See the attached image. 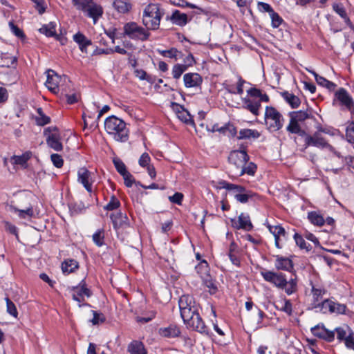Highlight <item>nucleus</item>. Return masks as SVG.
<instances>
[{
    "label": "nucleus",
    "instance_id": "obj_9",
    "mask_svg": "<svg viewBox=\"0 0 354 354\" xmlns=\"http://www.w3.org/2000/svg\"><path fill=\"white\" fill-rule=\"evenodd\" d=\"M312 109H307L306 111H290L288 113L290 117V123L288 126L296 127L300 125V122H304L307 119H311L317 122V119L311 113Z\"/></svg>",
    "mask_w": 354,
    "mask_h": 354
},
{
    "label": "nucleus",
    "instance_id": "obj_23",
    "mask_svg": "<svg viewBox=\"0 0 354 354\" xmlns=\"http://www.w3.org/2000/svg\"><path fill=\"white\" fill-rule=\"evenodd\" d=\"M284 100L290 105V106L295 109H297L301 104V100L299 97L293 93H290L288 91H283L280 93Z\"/></svg>",
    "mask_w": 354,
    "mask_h": 354
},
{
    "label": "nucleus",
    "instance_id": "obj_46",
    "mask_svg": "<svg viewBox=\"0 0 354 354\" xmlns=\"http://www.w3.org/2000/svg\"><path fill=\"white\" fill-rule=\"evenodd\" d=\"M113 165L116 171L122 176L129 171L127 169L125 164L119 158H114L113 160Z\"/></svg>",
    "mask_w": 354,
    "mask_h": 354
},
{
    "label": "nucleus",
    "instance_id": "obj_48",
    "mask_svg": "<svg viewBox=\"0 0 354 354\" xmlns=\"http://www.w3.org/2000/svg\"><path fill=\"white\" fill-rule=\"evenodd\" d=\"M93 318L91 320L93 325H98L100 324H103L106 321V317L104 315L99 311L92 310Z\"/></svg>",
    "mask_w": 354,
    "mask_h": 354
},
{
    "label": "nucleus",
    "instance_id": "obj_24",
    "mask_svg": "<svg viewBox=\"0 0 354 354\" xmlns=\"http://www.w3.org/2000/svg\"><path fill=\"white\" fill-rule=\"evenodd\" d=\"M127 351L130 354H147L144 344L138 340L132 341L128 345Z\"/></svg>",
    "mask_w": 354,
    "mask_h": 354
},
{
    "label": "nucleus",
    "instance_id": "obj_15",
    "mask_svg": "<svg viewBox=\"0 0 354 354\" xmlns=\"http://www.w3.org/2000/svg\"><path fill=\"white\" fill-rule=\"evenodd\" d=\"M183 82L186 88H201L203 79L198 73H187L183 75Z\"/></svg>",
    "mask_w": 354,
    "mask_h": 354
},
{
    "label": "nucleus",
    "instance_id": "obj_2",
    "mask_svg": "<svg viewBox=\"0 0 354 354\" xmlns=\"http://www.w3.org/2000/svg\"><path fill=\"white\" fill-rule=\"evenodd\" d=\"M164 14V10L160 9L159 3L147 5L143 11L142 16V24L146 27V30L148 31L158 30Z\"/></svg>",
    "mask_w": 354,
    "mask_h": 354
},
{
    "label": "nucleus",
    "instance_id": "obj_30",
    "mask_svg": "<svg viewBox=\"0 0 354 354\" xmlns=\"http://www.w3.org/2000/svg\"><path fill=\"white\" fill-rule=\"evenodd\" d=\"M261 133L256 129H243L239 131L238 140L250 139L251 138L257 139L259 138Z\"/></svg>",
    "mask_w": 354,
    "mask_h": 354
},
{
    "label": "nucleus",
    "instance_id": "obj_16",
    "mask_svg": "<svg viewBox=\"0 0 354 354\" xmlns=\"http://www.w3.org/2000/svg\"><path fill=\"white\" fill-rule=\"evenodd\" d=\"M167 21H171L173 24L179 26H185L188 22L192 20V18L188 19V16L185 13H182L178 10H174L171 15H167L165 18Z\"/></svg>",
    "mask_w": 354,
    "mask_h": 354
},
{
    "label": "nucleus",
    "instance_id": "obj_5",
    "mask_svg": "<svg viewBox=\"0 0 354 354\" xmlns=\"http://www.w3.org/2000/svg\"><path fill=\"white\" fill-rule=\"evenodd\" d=\"M44 136L46 137L47 145L56 151L63 150V145L61 142L62 136L59 129L57 126H50L44 129Z\"/></svg>",
    "mask_w": 354,
    "mask_h": 354
},
{
    "label": "nucleus",
    "instance_id": "obj_45",
    "mask_svg": "<svg viewBox=\"0 0 354 354\" xmlns=\"http://www.w3.org/2000/svg\"><path fill=\"white\" fill-rule=\"evenodd\" d=\"M195 270L201 277L205 273L209 272L210 268L207 261L205 259H202L201 262L195 266Z\"/></svg>",
    "mask_w": 354,
    "mask_h": 354
},
{
    "label": "nucleus",
    "instance_id": "obj_10",
    "mask_svg": "<svg viewBox=\"0 0 354 354\" xmlns=\"http://www.w3.org/2000/svg\"><path fill=\"white\" fill-rule=\"evenodd\" d=\"M335 100H338L342 106H344L351 113L354 110V100L344 88H339L335 93L333 104Z\"/></svg>",
    "mask_w": 354,
    "mask_h": 354
},
{
    "label": "nucleus",
    "instance_id": "obj_50",
    "mask_svg": "<svg viewBox=\"0 0 354 354\" xmlns=\"http://www.w3.org/2000/svg\"><path fill=\"white\" fill-rule=\"evenodd\" d=\"M93 0H72V3L77 10L85 12L86 7L93 3Z\"/></svg>",
    "mask_w": 354,
    "mask_h": 354
},
{
    "label": "nucleus",
    "instance_id": "obj_8",
    "mask_svg": "<svg viewBox=\"0 0 354 354\" xmlns=\"http://www.w3.org/2000/svg\"><path fill=\"white\" fill-rule=\"evenodd\" d=\"M259 100H252L249 97L242 98L243 109L249 111L253 115L258 116L259 115V109L261 107V102H269L270 97L266 93H262L259 97Z\"/></svg>",
    "mask_w": 354,
    "mask_h": 354
},
{
    "label": "nucleus",
    "instance_id": "obj_64",
    "mask_svg": "<svg viewBox=\"0 0 354 354\" xmlns=\"http://www.w3.org/2000/svg\"><path fill=\"white\" fill-rule=\"evenodd\" d=\"M344 344L348 349L354 351V332L351 328H349L348 338L344 342Z\"/></svg>",
    "mask_w": 354,
    "mask_h": 354
},
{
    "label": "nucleus",
    "instance_id": "obj_58",
    "mask_svg": "<svg viewBox=\"0 0 354 354\" xmlns=\"http://www.w3.org/2000/svg\"><path fill=\"white\" fill-rule=\"evenodd\" d=\"M247 148H248L247 145L241 143L239 145V149H235L236 151H238V152L241 153V158H242V161H243L245 162H248V161L250 160V156L248 154Z\"/></svg>",
    "mask_w": 354,
    "mask_h": 354
},
{
    "label": "nucleus",
    "instance_id": "obj_34",
    "mask_svg": "<svg viewBox=\"0 0 354 354\" xmlns=\"http://www.w3.org/2000/svg\"><path fill=\"white\" fill-rule=\"evenodd\" d=\"M315 128H316L315 133H318V137L319 138H324L321 135L322 133L330 135L331 136H334L335 135V131H338L339 132L338 129H336L333 128V127H330V126L323 127L322 125V124L318 122L317 121L316 122Z\"/></svg>",
    "mask_w": 354,
    "mask_h": 354
},
{
    "label": "nucleus",
    "instance_id": "obj_11",
    "mask_svg": "<svg viewBox=\"0 0 354 354\" xmlns=\"http://www.w3.org/2000/svg\"><path fill=\"white\" fill-rule=\"evenodd\" d=\"M110 218L113 223V229L118 230L120 228H127L131 226L129 219L126 213L119 211L116 213H111Z\"/></svg>",
    "mask_w": 354,
    "mask_h": 354
},
{
    "label": "nucleus",
    "instance_id": "obj_51",
    "mask_svg": "<svg viewBox=\"0 0 354 354\" xmlns=\"http://www.w3.org/2000/svg\"><path fill=\"white\" fill-rule=\"evenodd\" d=\"M318 148L321 149H327L330 152H332L335 156H336L337 158H343V156L341 155V153L339 151H336L335 147L333 146H332L330 144H329L328 142V141L325 139V138H324V141H322L321 142V144Z\"/></svg>",
    "mask_w": 354,
    "mask_h": 354
},
{
    "label": "nucleus",
    "instance_id": "obj_37",
    "mask_svg": "<svg viewBox=\"0 0 354 354\" xmlns=\"http://www.w3.org/2000/svg\"><path fill=\"white\" fill-rule=\"evenodd\" d=\"M308 218L309 219L310 223L315 225L322 226L325 223V220L324 217L321 214L317 213L315 211L308 212Z\"/></svg>",
    "mask_w": 354,
    "mask_h": 354
},
{
    "label": "nucleus",
    "instance_id": "obj_12",
    "mask_svg": "<svg viewBox=\"0 0 354 354\" xmlns=\"http://www.w3.org/2000/svg\"><path fill=\"white\" fill-rule=\"evenodd\" d=\"M273 257L275 258L274 266L277 271L284 270L295 274L294 263L292 259L280 255H274Z\"/></svg>",
    "mask_w": 354,
    "mask_h": 354
},
{
    "label": "nucleus",
    "instance_id": "obj_39",
    "mask_svg": "<svg viewBox=\"0 0 354 354\" xmlns=\"http://www.w3.org/2000/svg\"><path fill=\"white\" fill-rule=\"evenodd\" d=\"M323 333H317V337L324 339L328 342H332L335 339V331L329 330L326 328L322 329Z\"/></svg>",
    "mask_w": 354,
    "mask_h": 354
},
{
    "label": "nucleus",
    "instance_id": "obj_61",
    "mask_svg": "<svg viewBox=\"0 0 354 354\" xmlns=\"http://www.w3.org/2000/svg\"><path fill=\"white\" fill-rule=\"evenodd\" d=\"M184 195L181 192H176L174 195L169 196V200L171 203L178 205H182Z\"/></svg>",
    "mask_w": 354,
    "mask_h": 354
},
{
    "label": "nucleus",
    "instance_id": "obj_53",
    "mask_svg": "<svg viewBox=\"0 0 354 354\" xmlns=\"http://www.w3.org/2000/svg\"><path fill=\"white\" fill-rule=\"evenodd\" d=\"M158 52L164 57H168L169 58L177 59V54L180 53L182 55L181 52H179L176 48H171L169 50H158Z\"/></svg>",
    "mask_w": 354,
    "mask_h": 354
},
{
    "label": "nucleus",
    "instance_id": "obj_33",
    "mask_svg": "<svg viewBox=\"0 0 354 354\" xmlns=\"http://www.w3.org/2000/svg\"><path fill=\"white\" fill-rule=\"evenodd\" d=\"M257 197H259V194L251 190H248L244 193L234 194L235 199L241 203H246L250 199Z\"/></svg>",
    "mask_w": 354,
    "mask_h": 354
},
{
    "label": "nucleus",
    "instance_id": "obj_21",
    "mask_svg": "<svg viewBox=\"0 0 354 354\" xmlns=\"http://www.w3.org/2000/svg\"><path fill=\"white\" fill-rule=\"evenodd\" d=\"M47 80L46 82V86H47L48 89L51 91L52 93L55 94H57L59 91L60 88L59 86L57 84L56 82H55L53 79V75L57 76V73L52 69H48L47 71Z\"/></svg>",
    "mask_w": 354,
    "mask_h": 354
},
{
    "label": "nucleus",
    "instance_id": "obj_17",
    "mask_svg": "<svg viewBox=\"0 0 354 354\" xmlns=\"http://www.w3.org/2000/svg\"><path fill=\"white\" fill-rule=\"evenodd\" d=\"M85 12H86V16L93 19V24H95L97 20L102 16L104 10L102 6L93 1V3L86 7Z\"/></svg>",
    "mask_w": 354,
    "mask_h": 354
},
{
    "label": "nucleus",
    "instance_id": "obj_54",
    "mask_svg": "<svg viewBox=\"0 0 354 354\" xmlns=\"http://www.w3.org/2000/svg\"><path fill=\"white\" fill-rule=\"evenodd\" d=\"M169 1L172 5L180 8H189L192 9L197 8L196 4L189 3L186 0H169Z\"/></svg>",
    "mask_w": 354,
    "mask_h": 354
},
{
    "label": "nucleus",
    "instance_id": "obj_52",
    "mask_svg": "<svg viewBox=\"0 0 354 354\" xmlns=\"http://www.w3.org/2000/svg\"><path fill=\"white\" fill-rule=\"evenodd\" d=\"M295 275H296V274ZM288 284H289V287H286L283 289L288 295H290L295 292L297 290V276H295V278L294 279H290V281H288Z\"/></svg>",
    "mask_w": 354,
    "mask_h": 354
},
{
    "label": "nucleus",
    "instance_id": "obj_25",
    "mask_svg": "<svg viewBox=\"0 0 354 354\" xmlns=\"http://www.w3.org/2000/svg\"><path fill=\"white\" fill-rule=\"evenodd\" d=\"M61 268L64 274H68L79 268V263L73 259H67L62 263Z\"/></svg>",
    "mask_w": 354,
    "mask_h": 354
},
{
    "label": "nucleus",
    "instance_id": "obj_19",
    "mask_svg": "<svg viewBox=\"0 0 354 354\" xmlns=\"http://www.w3.org/2000/svg\"><path fill=\"white\" fill-rule=\"evenodd\" d=\"M158 334L165 338H176L180 335L181 331L176 324H170L167 327L160 328Z\"/></svg>",
    "mask_w": 354,
    "mask_h": 354
},
{
    "label": "nucleus",
    "instance_id": "obj_32",
    "mask_svg": "<svg viewBox=\"0 0 354 354\" xmlns=\"http://www.w3.org/2000/svg\"><path fill=\"white\" fill-rule=\"evenodd\" d=\"M39 32L45 35L47 37H53L56 35V23L50 21L48 24H44L39 29Z\"/></svg>",
    "mask_w": 354,
    "mask_h": 354
},
{
    "label": "nucleus",
    "instance_id": "obj_41",
    "mask_svg": "<svg viewBox=\"0 0 354 354\" xmlns=\"http://www.w3.org/2000/svg\"><path fill=\"white\" fill-rule=\"evenodd\" d=\"M194 302V298L189 295H183L178 301L180 311L183 309L188 308L189 306H192V304Z\"/></svg>",
    "mask_w": 354,
    "mask_h": 354
},
{
    "label": "nucleus",
    "instance_id": "obj_29",
    "mask_svg": "<svg viewBox=\"0 0 354 354\" xmlns=\"http://www.w3.org/2000/svg\"><path fill=\"white\" fill-rule=\"evenodd\" d=\"M0 58L3 62L1 65V67L10 68L17 65V57L11 56L8 53L0 52Z\"/></svg>",
    "mask_w": 354,
    "mask_h": 354
},
{
    "label": "nucleus",
    "instance_id": "obj_13",
    "mask_svg": "<svg viewBox=\"0 0 354 354\" xmlns=\"http://www.w3.org/2000/svg\"><path fill=\"white\" fill-rule=\"evenodd\" d=\"M232 227L234 229H242L245 231H251L254 226L250 221V216L248 214L245 215L241 213L238 218V221L235 218L230 219Z\"/></svg>",
    "mask_w": 354,
    "mask_h": 354
},
{
    "label": "nucleus",
    "instance_id": "obj_44",
    "mask_svg": "<svg viewBox=\"0 0 354 354\" xmlns=\"http://www.w3.org/2000/svg\"><path fill=\"white\" fill-rule=\"evenodd\" d=\"M196 10H200V12H193V15H205L206 16L209 17H218L219 15V12L215 10L212 9L211 8H203L197 6Z\"/></svg>",
    "mask_w": 354,
    "mask_h": 354
},
{
    "label": "nucleus",
    "instance_id": "obj_62",
    "mask_svg": "<svg viewBox=\"0 0 354 354\" xmlns=\"http://www.w3.org/2000/svg\"><path fill=\"white\" fill-rule=\"evenodd\" d=\"M337 333V339L339 342H344L348 338V335L346 330L342 327H337L334 330Z\"/></svg>",
    "mask_w": 354,
    "mask_h": 354
},
{
    "label": "nucleus",
    "instance_id": "obj_18",
    "mask_svg": "<svg viewBox=\"0 0 354 354\" xmlns=\"http://www.w3.org/2000/svg\"><path fill=\"white\" fill-rule=\"evenodd\" d=\"M91 172L86 168L82 167L77 171V181L82 184L89 193L92 192V185L89 183Z\"/></svg>",
    "mask_w": 354,
    "mask_h": 354
},
{
    "label": "nucleus",
    "instance_id": "obj_60",
    "mask_svg": "<svg viewBox=\"0 0 354 354\" xmlns=\"http://www.w3.org/2000/svg\"><path fill=\"white\" fill-rule=\"evenodd\" d=\"M333 10L339 15L341 18L344 17L347 13L343 4L341 3H335L333 4Z\"/></svg>",
    "mask_w": 354,
    "mask_h": 354
},
{
    "label": "nucleus",
    "instance_id": "obj_20",
    "mask_svg": "<svg viewBox=\"0 0 354 354\" xmlns=\"http://www.w3.org/2000/svg\"><path fill=\"white\" fill-rule=\"evenodd\" d=\"M73 40L79 46L80 50L82 53H87V47L92 45V41L88 39L83 33L77 32L73 35Z\"/></svg>",
    "mask_w": 354,
    "mask_h": 354
},
{
    "label": "nucleus",
    "instance_id": "obj_35",
    "mask_svg": "<svg viewBox=\"0 0 354 354\" xmlns=\"http://www.w3.org/2000/svg\"><path fill=\"white\" fill-rule=\"evenodd\" d=\"M180 313V317H182L183 322L185 324H187L192 318L196 316L197 313H198L197 309L193 308V306H189L188 308L183 309Z\"/></svg>",
    "mask_w": 354,
    "mask_h": 354
},
{
    "label": "nucleus",
    "instance_id": "obj_43",
    "mask_svg": "<svg viewBox=\"0 0 354 354\" xmlns=\"http://www.w3.org/2000/svg\"><path fill=\"white\" fill-rule=\"evenodd\" d=\"M9 27L11 32L18 38L21 39V41H24L26 39V36L23 30L21 29L17 25L15 24L13 21L9 22Z\"/></svg>",
    "mask_w": 354,
    "mask_h": 354
},
{
    "label": "nucleus",
    "instance_id": "obj_28",
    "mask_svg": "<svg viewBox=\"0 0 354 354\" xmlns=\"http://www.w3.org/2000/svg\"><path fill=\"white\" fill-rule=\"evenodd\" d=\"M113 6L119 13L122 14L129 12L132 8L131 3L126 0H113Z\"/></svg>",
    "mask_w": 354,
    "mask_h": 354
},
{
    "label": "nucleus",
    "instance_id": "obj_22",
    "mask_svg": "<svg viewBox=\"0 0 354 354\" xmlns=\"http://www.w3.org/2000/svg\"><path fill=\"white\" fill-rule=\"evenodd\" d=\"M36 111L38 115H32L31 116V118L35 120L36 125L44 127L51 122V118L44 113L41 107H38Z\"/></svg>",
    "mask_w": 354,
    "mask_h": 354
},
{
    "label": "nucleus",
    "instance_id": "obj_26",
    "mask_svg": "<svg viewBox=\"0 0 354 354\" xmlns=\"http://www.w3.org/2000/svg\"><path fill=\"white\" fill-rule=\"evenodd\" d=\"M218 133L223 136L234 138L237 134V128L233 123L229 121L219 127Z\"/></svg>",
    "mask_w": 354,
    "mask_h": 354
},
{
    "label": "nucleus",
    "instance_id": "obj_47",
    "mask_svg": "<svg viewBox=\"0 0 354 354\" xmlns=\"http://www.w3.org/2000/svg\"><path fill=\"white\" fill-rule=\"evenodd\" d=\"M68 207H69V210H70L71 214H81L87 207L84 205V203H82V202H80L79 203H71L68 205Z\"/></svg>",
    "mask_w": 354,
    "mask_h": 354
},
{
    "label": "nucleus",
    "instance_id": "obj_7",
    "mask_svg": "<svg viewBox=\"0 0 354 354\" xmlns=\"http://www.w3.org/2000/svg\"><path fill=\"white\" fill-rule=\"evenodd\" d=\"M271 119L274 122L269 124L268 129L270 131L280 130L284 123L283 115L274 106H267L265 111V123L268 124L267 120Z\"/></svg>",
    "mask_w": 354,
    "mask_h": 354
},
{
    "label": "nucleus",
    "instance_id": "obj_38",
    "mask_svg": "<svg viewBox=\"0 0 354 354\" xmlns=\"http://www.w3.org/2000/svg\"><path fill=\"white\" fill-rule=\"evenodd\" d=\"M32 156V152L30 151H26L21 156H12L11 159L13 160L12 164L14 165H26V162H28Z\"/></svg>",
    "mask_w": 354,
    "mask_h": 354
},
{
    "label": "nucleus",
    "instance_id": "obj_1",
    "mask_svg": "<svg viewBox=\"0 0 354 354\" xmlns=\"http://www.w3.org/2000/svg\"><path fill=\"white\" fill-rule=\"evenodd\" d=\"M126 125L123 120L113 115L106 118L104 121L106 131L112 135L116 141L121 142H125L129 139V129Z\"/></svg>",
    "mask_w": 354,
    "mask_h": 354
},
{
    "label": "nucleus",
    "instance_id": "obj_55",
    "mask_svg": "<svg viewBox=\"0 0 354 354\" xmlns=\"http://www.w3.org/2000/svg\"><path fill=\"white\" fill-rule=\"evenodd\" d=\"M6 302L7 312L10 315L17 318L18 315V311L17 310L15 304L9 299V297H6L5 299Z\"/></svg>",
    "mask_w": 354,
    "mask_h": 354
},
{
    "label": "nucleus",
    "instance_id": "obj_57",
    "mask_svg": "<svg viewBox=\"0 0 354 354\" xmlns=\"http://www.w3.org/2000/svg\"><path fill=\"white\" fill-rule=\"evenodd\" d=\"M271 18L272 26L277 28L283 22V19L279 16V15L274 10L270 14Z\"/></svg>",
    "mask_w": 354,
    "mask_h": 354
},
{
    "label": "nucleus",
    "instance_id": "obj_14",
    "mask_svg": "<svg viewBox=\"0 0 354 354\" xmlns=\"http://www.w3.org/2000/svg\"><path fill=\"white\" fill-rule=\"evenodd\" d=\"M187 327L192 328V330L197 331L201 334H205L207 336H210L208 328L205 326V322L200 316L199 313H197L190 322L187 324Z\"/></svg>",
    "mask_w": 354,
    "mask_h": 354
},
{
    "label": "nucleus",
    "instance_id": "obj_4",
    "mask_svg": "<svg viewBox=\"0 0 354 354\" xmlns=\"http://www.w3.org/2000/svg\"><path fill=\"white\" fill-rule=\"evenodd\" d=\"M124 32L121 37L127 36L133 40L145 41L149 39L151 33L146 28L140 26L137 23L131 21L126 23L123 27Z\"/></svg>",
    "mask_w": 354,
    "mask_h": 354
},
{
    "label": "nucleus",
    "instance_id": "obj_27",
    "mask_svg": "<svg viewBox=\"0 0 354 354\" xmlns=\"http://www.w3.org/2000/svg\"><path fill=\"white\" fill-rule=\"evenodd\" d=\"M228 162L235 166V167L239 169L242 165H246L247 162L242 161L241 155L238 151L232 150L230 151L228 156Z\"/></svg>",
    "mask_w": 354,
    "mask_h": 354
},
{
    "label": "nucleus",
    "instance_id": "obj_36",
    "mask_svg": "<svg viewBox=\"0 0 354 354\" xmlns=\"http://www.w3.org/2000/svg\"><path fill=\"white\" fill-rule=\"evenodd\" d=\"M239 169V176H242L245 174L253 176L257 172V165L253 162H250L248 164L246 163V165H242Z\"/></svg>",
    "mask_w": 354,
    "mask_h": 354
},
{
    "label": "nucleus",
    "instance_id": "obj_3",
    "mask_svg": "<svg viewBox=\"0 0 354 354\" xmlns=\"http://www.w3.org/2000/svg\"><path fill=\"white\" fill-rule=\"evenodd\" d=\"M286 131L290 133L297 134L299 136L304 138V151L309 147L318 148L324 138H319L318 133L314 132L313 135L309 134L306 130L303 129L301 125L296 127L287 126Z\"/></svg>",
    "mask_w": 354,
    "mask_h": 354
},
{
    "label": "nucleus",
    "instance_id": "obj_49",
    "mask_svg": "<svg viewBox=\"0 0 354 354\" xmlns=\"http://www.w3.org/2000/svg\"><path fill=\"white\" fill-rule=\"evenodd\" d=\"M346 129V138L348 142L354 143V121H348Z\"/></svg>",
    "mask_w": 354,
    "mask_h": 354
},
{
    "label": "nucleus",
    "instance_id": "obj_59",
    "mask_svg": "<svg viewBox=\"0 0 354 354\" xmlns=\"http://www.w3.org/2000/svg\"><path fill=\"white\" fill-rule=\"evenodd\" d=\"M50 159L53 165L57 168H61L64 165V160L62 156L58 153H53L50 156Z\"/></svg>",
    "mask_w": 354,
    "mask_h": 354
},
{
    "label": "nucleus",
    "instance_id": "obj_63",
    "mask_svg": "<svg viewBox=\"0 0 354 354\" xmlns=\"http://www.w3.org/2000/svg\"><path fill=\"white\" fill-rule=\"evenodd\" d=\"M35 5V8L38 11L39 15H42L46 12V6L44 0H31Z\"/></svg>",
    "mask_w": 354,
    "mask_h": 354
},
{
    "label": "nucleus",
    "instance_id": "obj_6",
    "mask_svg": "<svg viewBox=\"0 0 354 354\" xmlns=\"http://www.w3.org/2000/svg\"><path fill=\"white\" fill-rule=\"evenodd\" d=\"M260 274L266 282L282 290L287 286L288 281L286 274L283 272L268 270L263 268H260Z\"/></svg>",
    "mask_w": 354,
    "mask_h": 354
},
{
    "label": "nucleus",
    "instance_id": "obj_42",
    "mask_svg": "<svg viewBox=\"0 0 354 354\" xmlns=\"http://www.w3.org/2000/svg\"><path fill=\"white\" fill-rule=\"evenodd\" d=\"M121 203L119 199L113 194L111 196L109 202L104 207V209L107 211H113L118 209Z\"/></svg>",
    "mask_w": 354,
    "mask_h": 354
},
{
    "label": "nucleus",
    "instance_id": "obj_56",
    "mask_svg": "<svg viewBox=\"0 0 354 354\" xmlns=\"http://www.w3.org/2000/svg\"><path fill=\"white\" fill-rule=\"evenodd\" d=\"M10 209H13L15 212H19V216L22 218H25L26 215L32 217L34 214L33 209L32 207H30L26 209H19L18 208L11 205Z\"/></svg>",
    "mask_w": 354,
    "mask_h": 354
},
{
    "label": "nucleus",
    "instance_id": "obj_31",
    "mask_svg": "<svg viewBox=\"0 0 354 354\" xmlns=\"http://www.w3.org/2000/svg\"><path fill=\"white\" fill-rule=\"evenodd\" d=\"M75 292L72 295V298L73 300L81 303L84 301V296H86L87 297H91L93 295V292L89 288H79L76 289Z\"/></svg>",
    "mask_w": 354,
    "mask_h": 354
},
{
    "label": "nucleus",
    "instance_id": "obj_40",
    "mask_svg": "<svg viewBox=\"0 0 354 354\" xmlns=\"http://www.w3.org/2000/svg\"><path fill=\"white\" fill-rule=\"evenodd\" d=\"M93 241L98 247H101L105 244V243H104V230L103 228L98 229L93 234Z\"/></svg>",
    "mask_w": 354,
    "mask_h": 354
}]
</instances>
